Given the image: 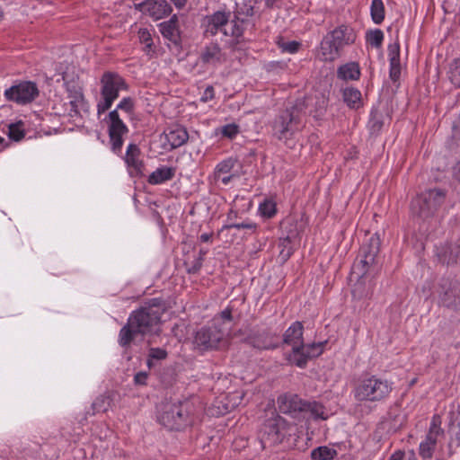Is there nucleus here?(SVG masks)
Here are the masks:
<instances>
[{"instance_id":"29","label":"nucleus","mask_w":460,"mask_h":460,"mask_svg":"<svg viewBox=\"0 0 460 460\" xmlns=\"http://www.w3.org/2000/svg\"><path fill=\"white\" fill-rule=\"evenodd\" d=\"M175 175V169L172 167L162 166L154 171L148 177L150 184H162L172 180Z\"/></svg>"},{"instance_id":"34","label":"nucleus","mask_w":460,"mask_h":460,"mask_svg":"<svg viewBox=\"0 0 460 460\" xmlns=\"http://www.w3.org/2000/svg\"><path fill=\"white\" fill-rule=\"evenodd\" d=\"M384 121L382 114L376 110L374 109L371 111V117L368 122V127L373 134H377L383 128Z\"/></svg>"},{"instance_id":"62","label":"nucleus","mask_w":460,"mask_h":460,"mask_svg":"<svg viewBox=\"0 0 460 460\" xmlns=\"http://www.w3.org/2000/svg\"><path fill=\"white\" fill-rule=\"evenodd\" d=\"M354 40H355V35H353V34L347 35V44H349V42H353Z\"/></svg>"},{"instance_id":"38","label":"nucleus","mask_w":460,"mask_h":460,"mask_svg":"<svg viewBox=\"0 0 460 460\" xmlns=\"http://www.w3.org/2000/svg\"><path fill=\"white\" fill-rule=\"evenodd\" d=\"M111 404V399L106 395H101L95 399V401L92 404L93 414L96 412H104L106 411Z\"/></svg>"},{"instance_id":"33","label":"nucleus","mask_w":460,"mask_h":460,"mask_svg":"<svg viewBox=\"0 0 460 460\" xmlns=\"http://www.w3.org/2000/svg\"><path fill=\"white\" fill-rule=\"evenodd\" d=\"M336 456V451L328 447H318L312 450L313 460H332Z\"/></svg>"},{"instance_id":"54","label":"nucleus","mask_w":460,"mask_h":460,"mask_svg":"<svg viewBox=\"0 0 460 460\" xmlns=\"http://www.w3.org/2000/svg\"><path fill=\"white\" fill-rule=\"evenodd\" d=\"M220 319L223 322H226V321L230 322L232 320V312H231V310L229 308L225 309L221 313V314H220Z\"/></svg>"},{"instance_id":"48","label":"nucleus","mask_w":460,"mask_h":460,"mask_svg":"<svg viewBox=\"0 0 460 460\" xmlns=\"http://www.w3.org/2000/svg\"><path fill=\"white\" fill-rule=\"evenodd\" d=\"M9 137L13 140L19 141L24 137V133L16 126L12 125L9 128Z\"/></svg>"},{"instance_id":"45","label":"nucleus","mask_w":460,"mask_h":460,"mask_svg":"<svg viewBox=\"0 0 460 460\" xmlns=\"http://www.w3.org/2000/svg\"><path fill=\"white\" fill-rule=\"evenodd\" d=\"M390 64L400 63V47L399 44H391L388 47Z\"/></svg>"},{"instance_id":"41","label":"nucleus","mask_w":460,"mask_h":460,"mask_svg":"<svg viewBox=\"0 0 460 460\" xmlns=\"http://www.w3.org/2000/svg\"><path fill=\"white\" fill-rule=\"evenodd\" d=\"M450 79L455 85L460 87V58H456L451 66Z\"/></svg>"},{"instance_id":"51","label":"nucleus","mask_w":460,"mask_h":460,"mask_svg":"<svg viewBox=\"0 0 460 460\" xmlns=\"http://www.w3.org/2000/svg\"><path fill=\"white\" fill-rule=\"evenodd\" d=\"M148 378V373L145 371L137 372L134 376V383L137 385H145Z\"/></svg>"},{"instance_id":"49","label":"nucleus","mask_w":460,"mask_h":460,"mask_svg":"<svg viewBox=\"0 0 460 460\" xmlns=\"http://www.w3.org/2000/svg\"><path fill=\"white\" fill-rule=\"evenodd\" d=\"M389 460H415V454L411 452L409 457L406 458L404 452L399 450L394 453Z\"/></svg>"},{"instance_id":"56","label":"nucleus","mask_w":460,"mask_h":460,"mask_svg":"<svg viewBox=\"0 0 460 460\" xmlns=\"http://www.w3.org/2000/svg\"><path fill=\"white\" fill-rule=\"evenodd\" d=\"M454 176L460 182V161L454 167Z\"/></svg>"},{"instance_id":"55","label":"nucleus","mask_w":460,"mask_h":460,"mask_svg":"<svg viewBox=\"0 0 460 460\" xmlns=\"http://www.w3.org/2000/svg\"><path fill=\"white\" fill-rule=\"evenodd\" d=\"M291 253H292L291 248H288V250L281 249V251L279 252V256L282 260L286 261L290 257Z\"/></svg>"},{"instance_id":"1","label":"nucleus","mask_w":460,"mask_h":460,"mask_svg":"<svg viewBox=\"0 0 460 460\" xmlns=\"http://www.w3.org/2000/svg\"><path fill=\"white\" fill-rule=\"evenodd\" d=\"M164 311L161 299L154 298L147 305L133 311L127 323L120 329L118 342L127 348L137 334L146 335L157 332L161 315Z\"/></svg>"},{"instance_id":"25","label":"nucleus","mask_w":460,"mask_h":460,"mask_svg":"<svg viewBox=\"0 0 460 460\" xmlns=\"http://www.w3.org/2000/svg\"><path fill=\"white\" fill-rule=\"evenodd\" d=\"M159 31L164 38L167 39L175 45L181 41V31L178 25V17L172 15L169 21L163 22L159 25Z\"/></svg>"},{"instance_id":"52","label":"nucleus","mask_w":460,"mask_h":460,"mask_svg":"<svg viewBox=\"0 0 460 460\" xmlns=\"http://www.w3.org/2000/svg\"><path fill=\"white\" fill-rule=\"evenodd\" d=\"M214 97H215V91H214V88H213V86L208 85V86L205 89V91H204L203 94L201 95V97H200V101H201L202 102H208V101L213 100V99H214Z\"/></svg>"},{"instance_id":"3","label":"nucleus","mask_w":460,"mask_h":460,"mask_svg":"<svg viewBox=\"0 0 460 460\" xmlns=\"http://www.w3.org/2000/svg\"><path fill=\"white\" fill-rule=\"evenodd\" d=\"M195 406L191 401L168 402L163 407L158 419L169 429H181L192 422Z\"/></svg>"},{"instance_id":"14","label":"nucleus","mask_w":460,"mask_h":460,"mask_svg":"<svg viewBox=\"0 0 460 460\" xmlns=\"http://www.w3.org/2000/svg\"><path fill=\"white\" fill-rule=\"evenodd\" d=\"M226 332L218 329L216 325L209 328H201L196 332L194 344L200 349H216L224 340Z\"/></svg>"},{"instance_id":"12","label":"nucleus","mask_w":460,"mask_h":460,"mask_svg":"<svg viewBox=\"0 0 460 460\" xmlns=\"http://www.w3.org/2000/svg\"><path fill=\"white\" fill-rule=\"evenodd\" d=\"M344 47V31L341 29L334 30L322 40L318 56L324 61H333L341 56Z\"/></svg>"},{"instance_id":"23","label":"nucleus","mask_w":460,"mask_h":460,"mask_svg":"<svg viewBox=\"0 0 460 460\" xmlns=\"http://www.w3.org/2000/svg\"><path fill=\"white\" fill-rule=\"evenodd\" d=\"M199 60L206 65L217 66L226 61V55L217 43H210L202 49Z\"/></svg>"},{"instance_id":"16","label":"nucleus","mask_w":460,"mask_h":460,"mask_svg":"<svg viewBox=\"0 0 460 460\" xmlns=\"http://www.w3.org/2000/svg\"><path fill=\"white\" fill-rule=\"evenodd\" d=\"M296 109L298 110L301 115H312L314 118H318L323 115L327 106V101L323 94L309 95L304 99L296 100Z\"/></svg>"},{"instance_id":"42","label":"nucleus","mask_w":460,"mask_h":460,"mask_svg":"<svg viewBox=\"0 0 460 460\" xmlns=\"http://www.w3.org/2000/svg\"><path fill=\"white\" fill-rule=\"evenodd\" d=\"M138 39L141 43L145 44V48L148 51H150L152 49L153 40H152L151 33L149 32V31L147 29L143 28L138 31Z\"/></svg>"},{"instance_id":"58","label":"nucleus","mask_w":460,"mask_h":460,"mask_svg":"<svg viewBox=\"0 0 460 460\" xmlns=\"http://www.w3.org/2000/svg\"><path fill=\"white\" fill-rule=\"evenodd\" d=\"M289 244H290V240L288 238L280 240V242H279V246H281L282 249H285V250H288V248H290Z\"/></svg>"},{"instance_id":"63","label":"nucleus","mask_w":460,"mask_h":460,"mask_svg":"<svg viewBox=\"0 0 460 460\" xmlns=\"http://www.w3.org/2000/svg\"><path fill=\"white\" fill-rule=\"evenodd\" d=\"M153 360H154V358H151L148 356V359H147V366H148V367H149V368H151V367H152V366H153Z\"/></svg>"},{"instance_id":"35","label":"nucleus","mask_w":460,"mask_h":460,"mask_svg":"<svg viewBox=\"0 0 460 460\" xmlns=\"http://www.w3.org/2000/svg\"><path fill=\"white\" fill-rule=\"evenodd\" d=\"M457 425L453 429V435L448 444L449 453L452 455L457 451L460 452V417L456 418Z\"/></svg>"},{"instance_id":"28","label":"nucleus","mask_w":460,"mask_h":460,"mask_svg":"<svg viewBox=\"0 0 460 460\" xmlns=\"http://www.w3.org/2000/svg\"><path fill=\"white\" fill-rule=\"evenodd\" d=\"M234 165V161L232 159H227L219 163L215 169V181H220L224 185H227L235 177L234 174L231 173Z\"/></svg>"},{"instance_id":"37","label":"nucleus","mask_w":460,"mask_h":460,"mask_svg":"<svg viewBox=\"0 0 460 460\" xmlns=\"http://www.w3.org/2000/svg\"><path fill=\"white\" fill-rule=\"evenodd\" d=\"M279 49L282 52L294 54L296 53L301 46V43L296 40L286 41L283 38H279L277 41Z\"/></svg>"},{"instance_id":"26","label":"nucleus","mask_w":460,"mask_h":460,"mask_svg":"<svg viewBox=\"0 0 460 460\" xmlns=\"http://www.w3.org/2000/svg\"><path fill=\"white\" fill-rule=\"evenodd\" d=\"M438 261L443 264H454L460 261V244H446L437 250Z\"/></svg>"},{"instance_id":"50","label":"nucleus","mask_w":460,"mask_h":460,"mask_svg":"<svg viewBox=\"0 0 460 460\" xmlns=\"http://www.w3.org/2000/svg\"><path fill=\"white\" fill-rule=\"evenodd\" d=\"M401 75L400 63L390 64V78L395 82L399 79Z\"/></svg>"},{"instance_id":"59","label":"nucleus","mask_w":460,"mask_h":460,"mask_svg":"<svg viewBox=\"0 0 460 460\" xmlns=\"http://www.w3.org/2000/svg\"><path fill=\"white\" fill-rule=\"evenodd\" d=\"M213 234H208V233H205V234H202L200 236H199V239L201 242L203 243H207V242H209L211 237H212Z\"/></svg>"},{"instance_id":"17","label":"nucleus","mask_w":460,"mask_h":460,"mask_svg":"<svg viewBox=\"0 0 460 460\" xmlns=\"http://www.w3.org/2000/svg\"><path fill=\"white\" fill-rule=\"evenodd\" d=\"M325 344L326 341L309 344L303 343L296 354L289 355L288 359L292 364L303 368L306 366L309 359L316 358L323 352Z\"/></svg>"},{"instance_id":"10","label":"nucleus","mask_w":460,"mask_h":460,"mask_svg":"<svg viewBox=\"0 0 460 460\" xmlns=\"http://www.w3.org/2000/svg\"><path fill=\"white\" fill-rule=\"evenodd\" d=\"M392 391L386 380L371 376L360 381L355 387L354 395L358 401H380Z\"/></svg>"},{"instance_id":"20","label":"nucleus","mask_w":460,"mask_h":460,"mask_svg":"<svg viewBox=\"0 0 460 460\" xmlns=\"http://www.w3.org/2000/svg\"><path fill=\"white\" fill-rule=\"evenodd\" d=\"M139 156V147L135 144H130L127 148L125 161L128 164L129 174L133 177L143 175L145 165Z\"/></svg>"},{"instance_id":"39","label":"nucleus","mask_w":460,"mask_h":460,"mask_svg":"<svg viewBox=\"0 0 460 460\" xmlns=\"http://www.w3.org/2000/svg\"><path fill=\"white\" fill-rule=\"evenodd\" d=\"M259 210L263 217L270 218L276 214V203L271 199H266L260 205Z\"/></svg>"},{"instance_id":"60","label":"nucleus","mask_w":460,"mask_h":460,"mask_svg":"<svg viewBox=\"0 0 460 460\" xmlns=\"http://www.w3.org/2000/svg\"><path fill=\"white\" fill-rule=\"evenodd\" d=\"M177 8H181L187 2V0H171Z\"/></svg>"},{"instance_id":"6","label":"nucleus","mask_w":460,"mask_h":460,"mask_svg":"<svg viewBox=\"0 0 460 460\" xmlns=\"http://www.w3.org/2000/svg\"><path fill=\"white\" fill-rule=\"evenodd\" d=\"M445 199L444 190L437 188L426 190L412 199L411 211L418 217L428 219L437 213Z\"/></svg>"},{"instance_id":"4","label":"nucleus","mask_w":460,"mask_h":460,"mask_svg":"<svg viewBox=\"0 0 460 460\" xmlns=\"http://www.w3.org/2000/svg\"><path fill=\"white\" fill-rule=\"evenodd\" d=\"M294 427L283 417L274 414L267 419L261 429L260 439L263 448L281 444L285 438L291 436Z\"/></svg>"},{"instance_id":"32","label":"nucleus","mask_w":460,"mask_h":460,"mask_svg":"<svg viewBox=\"0 0 460 460\" xmlns=\"http://www.w3.org/2000/svg\"><path fill=\"white\" fill-rule=\"evenodd\" d=\"M373 22L380 24L385 19V6L382 0H373L370 7Z\"/></svg>"},{"instance_id":"57","label":"nucleus","mask_w":460,"mask_h":460,"mask_svg":"<svg viewBox=\"0 0 460 460\" xmlns=\"http://www.w3.org/2000/svg\"><path fill=\"white\" fill-rule=\"evenodd\" d=\"M338 77L341 80H345V65H341L338 67Z\"/></svg>"},{"instance_id":"18","label":"nucleus","mask_w":460,"mask_h":460,"mask_svg":"<svg viewBox=\"0 0 460 460\" xmlns=\"http://www.w3.org/2000/svg\"><path fill=\"white\" fill-rule=\"evenodd\" d=\"M137 9L155 21L168 16L172 11L166 0H146L138 4Z\"/></svg>"},{"instance_id":"22","label":"nucleus","mask_w":460,"mask_h":460,"mask_svg":"<svg viewBox=\"0 0 460 460\" xmlns=\"http://www.w3.org/2000/svg\"><path fill=\"white\" fill-rule=\"evenodd\" d=\"M303 330L302 323L295 322L287 329L283 335L284 343L292 347L291 354H296L300 346L304 343Z\"/></svg>"},{"instance_id":"43","label":"nucleus","mask_w":460,"mask_h":460,"mask_svg":"<svg viewBox=\"0 0 460 460\" xmlns=\"http://www.w3.org/2000/svg\"><path fill=\"white\" fill-rule=\"evenodd\" d=\"M360 76V68L358 63H347V79L358 80Z\"/></svg>"},{"instance_id":"30","label":"nucleus","mask_w":460,"mask_h":460,"mask_svg":"<svg viewBox=\"0 0 460 460\" xmlns=\"http://www.w3.org/2000/svg\"><path fill=\"white\" fill-rule=\"evenodd\" d=\"M358 279L357 282L353 285L351 289V296L353 300H362L367 297L369 293V288L366 284V281L363 279V277H358L357 275H351Z\"/></svg>"},{"instance_id":"13","label":"nucleus","mask_w":460,"mask_h":460,"mask_svg":"<svg viewBox=\"0 0 460 460\" xmlns=\"http://www.w3.org/2000/svg\"><path fill=\"white\" fill-rule=\"evenodd\" d=\"M443 435L444 430L441 428V418L436 414L432 417L425 439L420 444L419 454L424 460L432 458L437 447L438 439Z\"/></svg>"},{"instance_id":"8","label":"nucleus","mask_w":460,"mask_h":460,"mask_svg":"<svg viewBox=\"0 0 460 460\" xmlns=\"http://www.w3.org/2000/svg\"><path fill=\"white\" fill-rule=\"evenodd\" d=\"M122 90H127L125 80L118 74L106 72L101 78V99L97 102V113L101 115L111 109Z\"/></svg>"},{"instance_id":"40","label":"nucleus","mask_w":460,"mask_h":460,"mask_svg":"<svg viewBox=\"0 0 460 460\" xmlns=\"http://www.w3.org/2000/svg\"><path fill=\"white\" fill-rule=\"evenodd\" d=\"M117 112L119 111H124L126 114H128L129 117L134 114L135 111V103L134 100L130 97H125L123 98L119 104L117 105L116 109Z\"/></svg>"},{"instance_id":"21","label":"nucleus","mask_w":460,"mask_h":460,"mask_svg":"<svg viewBox=\"0 0 460 460\" xmlns=\"http://www.w3.org/2000/svg\"><path fill=\"white\" fill-rule=\"evenodd\" d=\"M248 344L258 349H273L278 347L276 336L267 331L256 332L246 339Z\"/></svg>"},{"instance_id":"31","label":"nucleus","mask_w":460,"mask_h":460,"mask_svg":"<svg viewBox=\"0 0 460 460\" xmlns=\"http://www.w3.org/2000/svg\"><path fill=\"white\" fill-rule=\"evenodd\" d=\"M347 106L354 110L363 106L362 94L359 90L347 87Z\"/></svg>"},{"instance_id":"15","label":"nucleus","mask_w":460,"mask_h":460,"mask_svg":"<svg viewBox=\"0 0 460 460\" xmlns=\"http://www.w3.org/2000/svg\"><path fill=\"white\" fill-rule=\"evenodd\" d=\"M109 119V137L111 148L115 153L120 152L123 146L122 137L128 132V129L123 120L119 118L116 110L108 114Z\"/></svg>"},{"instance_id":"47","label":"nucleus","mask_w":460,"mask_h":460,"mask_svg":"<svg viewBox=\"0 0 460 460\" xmlns=\"http://www.w3.org/2000/svg\"><path fill=\"white\" fill-rule=\"evenodd\" d=\"M238 133V127L234 124H228L222 128V134L225 137L232 138Z\"/></svg>"},{"instance_id":"27","label":"nucleus","mask_w":460,"mask_h":460,"mask_svg":"<svg viewBox=\"0 0 460 460\" xmlns=\"http://www.w3.org/2000/svg\"><path fill=\"white\" fill-rule=\"evenodd\" d=\"M165 138L172 148L183 146L189 139L187 130L180 126L169 128L165 132Z\"/></svg>"},{"instance_id":"44","label":"nucleus","mask_w":460,"mask_h":460,"mask_svg":"<svg viewBox=\"0 0 460 460\" xmlns=\"http://www.w3.org/2000/svg\"><path fill=\"white\" fill-rule=\"evenodd\" d=\"M226 229H229V228H235V229H244V230H250L252 232H254L257 228V225L255 223H252V221H244V222H242V223H234V224H230V225H227V226H225Z\"/></svg>"},{"instance_id":"2","label":"nucleus","mask_w":460,"mask_h":460,"mask_svg":"<svg viewBox=\"0 0 460 460\" xmlns=\"http://www.w3.org/2000/svg\"><path fill=\"white\" fill-rule=\"evenodd\" d=\"M278 407L280 412L288 414L294 419L326 420L328 414L324 407L316 402H307L297 394H285L278 398Z\"/></svg>"},{"instance_id":"9","label":"nucleus","mask_w":460,"mask_h":460,"mask_svg":"<svg viewBox=\"0 0 460 460\" xmlns=\"http://www.w3.org/2000/svg\"><path fill=\"white\" fill-rule=\"evenodd\" d=\"M380 239L377 234H373L364 243L359 250L357 261L351 267V275L364 277L366 273L376 263V257L380 251Z\"/></svg>"},{"instance_id":"19","label":"nucleus","mask_w":460,"mask_h":460,"mask_svg":"<svg viewBox=\"0 0 460 460\" xmlns=\"http://www.w3.org/2000/svg\"><path fill=\"white\" fill-rule=\"evenodd\" d=\"M258 3L259 0H243L241 3L236 4V10L233 20L238 21V23L242 25L243 32L248 26H254L249 17L254 14Z\"/></svg>"},{"instance_id":"7","label":"nucleus","mask_w":460,"mask_h":460,"mask_svg":"<svg viewBox=\"0 0 460 460\" xmlns=\"http://www.w3.org/2000/svg\"><path fill=\"white\" fill-rule=\"evenodd\" d=\"M294 104L280 111L271 123L272 135L279 140H288L298 131L302 124V115Z\"/></svg>"},{"instance_id":"11","label":"nucleus","mask_w":460,"mask_h":460,"mask_svg":"<svg viewBox=\"0 0 460 460\" xmlns=\"http://www.w3.org/2000/svg\"><path fill=\"white\" fill-rule=\"evenodd\" d=\"M39 89L35 83L21 81L5 89L4 96L8 102L18 105H26L32 102L39 96Z\"/></svg>"},{"instance_id":"5","label":"nucleus","mask_w":460,"mask_h":460,"mask_svg":"<svg viewBox=\"0 0 460 460\" xmlns=\"http://www.w3.org/2000/svg\"><path fill=\"white\" fill-rule=\"evenodd\" d=\"M206 37L216 36L222 33L223 36H232L239 39L243 36V27L238 21H229V14L217 11L207 15L202 23Z\"/></svg>"},{"instance_id":"53","label":"nucleus","mask_w":460,"mask_h":460,"mask_svg":"<svg viewBox=\"0 0 460 460\" xmlns=\"http://www.w3.org/2000/svg\"><path fill=\"white\" fill-rule=\"evenodd\" d=\"M202 259H195L191 266L188 269L189 273H197L202 267Z\"/></svg>"},{"instance_id":"46","label":"nucleus","mask_w":460,"mask_h":460,"mask_svg":"<svg viewBox=\"0 0 460 460\" xmlns=\"http://www.w3.org/2000/svg\"><path fill=\"white\" fill-rule=\"evenodd\" d=\"M148 356L151 358L156 359V360H162L164 359L167 357V352L165 349L161 348H151L149 349Z\"/></svg>"},{"instance_id":"24","label":"nucleus","mask_w":460,"mask_h":460,"mask_svg":"<svg viewBox=\"0 0 460 460\" xmlns=\"http://www.w3.org/2000/svg\"><path fill=\"white\" fill-rule=\"evenodd\" d=\"M441 304L454 311H460V284L450 283L440 296Z\"/></svg>"},{"instance_id":"61","label":"nucleus","mask_w":460,"mask_h":460,"mask_svg":"<svg viewBox=\"0 0 460 460\" xmlns=\"http://www.w3.org/2000/svg\"><path fill=\"white\" fill-rule=\"evenodd\" d=\"M208 253V250L207 249H200L199 252V256L197 257V259H202V261H204V257L205 255Z\"/></svg>"},{"instance_id":"36","label":"nucleus","mask_w":460,"mask_h":460,"mask_svg":"<svg viewBox=\"0 0 460 460\" xmlns=\"http://www.w3.org/2000/svg\"><path fill=\"white\" fill-rule=\"evenodd\" d=\"M367 42L376 49L382 46L384 33L380 29L370 30L366 35Z\"/></svg>"},{"instance_id":"64","label":"nucleus","mask_w":460,"mask_h":460,"mask_svg":"<svg viewBox=\"0 0 460 460\" xmlns=\"http://www.w3.org/2000/svg\"><path fill=\"white\" fill-rule=\"evenodd\" d=\"M4 142V138L0 137V145Z\"/></svg>"}]
</instances>
